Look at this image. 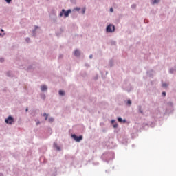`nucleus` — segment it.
Listing matches in <instances>:
<instances>
[{"label": "nucleus", "mask_w": 176, "mask_h": 176, "mask_svg": "<svg viewBox=\"0 0 176 176\" xmlns=\"http://www.w3.org/2000/svg\"><path fill=\"white\" fill-rule=\"evenodd\" d=\"M80 10V8H75L74 9V11H79Z\"/></svg>", "instance_id": "f3484780"}, {"label": "nucleus", "mask_w": 176, "mask_h": 176, "mask_svg": "<svg viewBox=\"0 0 176 176\" xmlns=\"http://www.w3.org/2000/svg\"><path fill=\"white\" fill-rule=\"evenodd\" d=\"M5 61V58H0V63H3Z\"/></svg>", "instance_id": "4468645a"}, {"label": "nucleus", "mask_w": 176, "mask_h": 176, "mask_svg": "<svg viewBox=\"0 0 176 176\" xmlns=\"http://www.w3.org/2000/svg\"><path fill=\"white\" fill-rule=\"evenodd\" d=\"M6 76H8V78H11V76H12V71H8L6 72Z\"/></svg>", "instance_id": "0eeeda50"}, {"label": "nucleus", "mask_w": 176, "mask_h": 176, "mask_svg": "<svg viewBox=\"0 0 176 176\" xmlns=\"http://www.w3.org/2000/svg\"><path fill=\"white\" fill-rule=\"evenodd\" d=\"M41 160H43V162H45V157H41Z\"/></svg>", "instance_id": "393cba45"}, {"label": "nucleus", "mask_w": 176, "mask_h": 176, "mask_svg": "<svg viewBox=\"0 0 176 176\" xmlns=\"http://www.w3.org/2000/svg\"><path fill=\"white\" fill-rule=\"evenodd\" d=\"M118 122H120V123H122V119L120 117H119L118 118Z\"/></svg>", "instance_id": "2eb2a0df"}, {"label": "nucleus", "mask_w": 176, "mask_h": 176, "mask_svg": "<svg viewBox=\"0 0 176 176\" xmlns=\"http://www.w3.org/2000/svg\"><path fill=\"white\" fill-rule=\"evenodd\" d=\"M1 32L5 33V30L3 29H1Z\"/></svg>", "instance_id": "a878e982"}, {"label": "nucleus", "mask_w": 176, "mask_h": 176, "mask_svg": "<svg viewBox=\"0 0 176 176\" xmlns=\"http://www.w3.org/2000/svg\"><path fill=\"white\" fill-rule=\"evenodd\" d=\"M113 127H114V129H116V127H118V124L116 123L115 124H113Z\"/></svg>", "instance_id": "4be33fe9"}, {"label": "nucleus", "mask_w": 176, "mask_h": 176, "mask_svg": "<svg viewBox=\"0 0 176 176\" xmlns=\"http://www.w3.org/2000/svg\"><path fill=\"white\" fill-rule=\"evenodd\" d=\"M106 30L109 33H112L115 31V26L113 25L110 24L107 27Z\"/></svg>", "instance_id": "7ed1b4c3"}, {"label": "nucleus", "mask_w": 176, "mask_h": 176, "mask_svg": "<svg viewBox=\"0 0 176 176\" xmlns=\"http://www.w3.org/2000/svg\"><path fill=\"white\" fill-rule=\"evenodd\" d=\"M111 123H112V124H113V123H115V120H111Z\"/></svg>", "instance_id": "c85d7f7f"}, {"label": "nucleus", "mask_w": 176, "mask_h": 176, "mask_svg": "<svg viewBox=\"0 0 176 176\" xmlns=\"http://www.w3.org/2000/svg\"><path fill=\"white\" fill-rule=\"evenodd\" d=\"M45 115V120H47L50 123H53V122H54V119L53 118H49V116L47 114Z\"/></svg>", "instance_id": "39448f33"}, {"label": "nucleus", "mask_w": 176, "mask_h": 176, "mask_svg": "<svg viewBox=\"0 0 176 176\" xmlns=\"http://www.w3.org/2000/svg\"><path fill=\"white\" fill-rule=\"evenodd\" d=\"M0 176H3V173H0Z\"/></svg>", "instance_id": "7c9ffc66"}, {"label": "nucleus", "mask_w": 176, "mask_h": 176, "mask_svg": "<svg viewBox=\"0 0 176 176\" xmlns=\"http://www.w3.org/2000/svg\"><path fill=\"white\" fill-rule=\"evenodd\" d=\"M59 94L61 95V96H64V94H65V92H64V91H63V90H60L59 91Z\"/></svg>", "instance_id": "9d476101"}, {"label": "nucleus", "mask_w": 176, "mask_h": 176, "mask_svg": "<svg viewBox=\"0 0 176 176\" xmlns=\"http://www.w3.org/2000/svg\"><path fill=\"white\" fill-rule=\"evenodd\" d=\"M38 124H41V122L38 121V122H36V125L38 126Z\"/></svg>", "instance_id": "bb28decb"}, {"label": "nucleus", "mask_w": 176, "mask_h": 176, "mask_svg": "<svg viewBox=\"0 0 176 176\" xmlns=\"http://www.w3.org/2000/svg\"><path fill=\"white\" fill-rule=\"evenodd\" d=\"M41 91H45V85L41 86Z\"/></svg>", "instance_id": "f8f14e48"}, {"label": "nucleus", "mask_w": 176, "mask_h": 176, "mask_svg": "<svg viewBox=\"0 0 176 176\" xmlns=\"http://www.w3.org/2000/svg\"><path fill=\"white\" fill-rule=\"evenodd\" d=\"M13 122H14V118L12 116H9L5 119V123H6V124H13Z\"/></svg>", "instance_id": "f257e3e1"}, {"label": "nucleus", "mask_w": 176, "mask_h": 176, "mask_svg": "<svg viewBox=\"0 0 176 176\" xmlns=\"http://www.w3.org/2000/svg\"><path fill=\"white\" fill-rule=\"evenodd\" d=\"M123 123H126V120H123Z\"/></svg>", "instance_id": "72a5a7b5"}, {"label": "nucleus", "mask_w": 176, "mask_h": 176, "mask_svg": "<svg viewBox=\"0 0 176 176\" xmlns=\"http://www.w3.org/2000/svg\"><path fill=\"white\" fill-rule=\"evenodd\" d=\"M58 151H60V147H56Z\"/></svg>", "instance_id": "473e14b6"}, {"label": "nucleus", "mask_w": 176, "mask_h": 176, "mask_svg": "<svg viewBox=\"0 0 176 176\" xmlns=\"http://www.w3.org/2000/svg\"><path fill=\"white\" fill-rule=\"evenodd\" d=\"M6 3H10L12 2V0H5Z\"/></svg>", "instance_id": "a211bd4d"}, {"label": "nucleus", "mask_w": 176, "mask_h": 176, "mask_svg": "<svg viewBox=\"0 0 176 176\" xmlns=\"http://www.w3.org/2000/svg\"><path fill=\"white\" fill-rule=\"evenodd\" d=\"M38 28H39L38 26H35V28L32 30L33 36H35V32L36 31V30H38Z\"/></svg>", "instance_id": "423d86ee"}, {"label": "nucleus", "mask_w": 176, "mask_h": 176, "mask_svg": "<svg viewBox=\"0 0 176 176\" xmlns=\"http://www.w3.org/2000/svg\"><path fill=\"white\" fill-rule=\"evenodd\" d=\"M25 42H27V43H31V38H30L29 37H27L25 38Z\"/></svg>", "instance_id": "1a4fd4ad"}, {"label": "nucleus", "mask_w": 176, "mask_h": 176, "mask_svg": "<svg viewBox=\"0 0 176 176\" xmlns=\"http://www.w3.org/2000/svg\"><path fill=\"white\" fill-rule=\"evenodd\" d=\"M162 86L164 87H166L168 86V85L166 83H163Z\"/></svg>", "instance_id": "412c9836"}, {"label": "nucleus", "mask_w": 176, "mask_h": 176, "mask_svg": "<svg viewBox=\"0 0 176 176\" xmlns=\"http://www.w3.org/2000/svg\"><path fill=\"white\" fill-rule=\"evenodd\" d=\"M127 104L130 105V104H131V101L130 100H129L127 101Z\"/></svg>", "instance_id": "5701e85b"}, {"label": "nucleus", "mask_w": 176, "mask_h": 176, "mask_svg": "<svg viewBox=\"0 0 176 176\" xmlns=\"http://www.w3.org/2000/svg\"><path fill=\"white\" fill-rule=\"evenodd\" d=\"M132 7H133V8H135V6H133Z\"/></svg>", "instance_id": "f704fd0d"}, {"label": "nucleus", "mask_w": 176, "mask_h": 176, "mask_svg": "<svg viewBox=\"0 0 176 176\" xmlns=\"http://www.w3.org/2000/svg\"><path fill=\"white\" fill-rule=\"evenodd\" d=\"M32 69V65H30L28 67V71H30V69Z\"/></svg>", "instance_id": "6ab92c4d"}, {"label": "nucleus", "mask_w": 176, "mask_h": 176, "mask_svg": "<svg viewBox=\"0 0 176 176\" xmlns=\"http://www.w3.org/2000/svg\"><path fill=\"white\" fill-rule=\"evenodd\" d=\"M25 111L28 112V108H26Z\"/></svg>", "instance_id": "2f4dec72"}, {"label": "nucleus", "mask_w": 176, "mask_h": 176, "mask_svg": "<svg viewBox=\"0 0 176 176\" xmlns=\"http://www.w3.org/2000/svg\"><path fill=\"white\" fill-rule=\"evenodd\" d=\"M5 35H6V33H0V36H1V38H3V36H5Z\"/></svg>", "instance_id": "9b49d317"}, {"label": "nucleus", "mask_w": 176, "mask_h": 176, "mask_svg": "<svg viewBox=\"0 0 176 176\" xmlns=\"http://www.w3.org/2000/svg\"><path fill=\"white\" fill-rule=\"evenodd\" d=\"M110 12H113V9L112 8L110 9Z\"/></svg>", "instance_id": "cd10ccee"}, {"label": "nucleus", "mask_w": 176, "mask_h": 176, "mask_svg": "<svg viewBox=\"0 0 176 176\" xmlns=\"http://www.w3.org/2000/svg\"><path fill=\"white\" fill-rule=\"evenodd\" d=\"M152 2L153 3V4L157 3L159 2V0H152Z\"/></svg>", "instance_id": "ddd939ff"}, {"label": "nucleus", "mask_w": 176, "mask_h": 176, "mask_svg": "<svg viewBox=\"0 0 176 176\" xmlns=\"http://www.w3.org/2000/svg\"><path fill=\"white\" fill-rule=\"evenodd\" d=\"M41 97L43 100H45V95L43 94H41Z\"/></svg>", "instance_id": "dca6fc26"}, {"label": "nucleus", "mask_w": 176, "mask_h": 176, "mask_svg": "<svg viewBox=\"0 0 176 176\" xmlns=\"http://www.w3.org/2000/svg\"><path fill=\"white\" fill-rule=\"evenodd\" d=\"M43 116H45V113H43Z\"/></svg>", "instance_id": "e433bc0d"}, {"label": "nucleus", "mask_w": 176, "mask_h": 176, "mask_svg": "<svg viewBox=\"0 0 176 176\" xmlns=\"http://www.w3.org/2000/svg\"><path fill=\"white\" fill-rule=\"evenodd\" d=\"M74 54H75V56H80V52L78 50H76L74 52Z\"/></svg>", "instance_id": "6e6552de"}, {"label": "nucleus", "mask_w": 176, "mask_h": 176, "mask_svg": "<svg viewBox=\"0 0 176 176\" xmlns=\"http://www.w3.org/2000/svg\"><path fill=\"white\" fill-rule=\"evenodd\" d=\"M85 10H86V8H84L82 9V13L83 14H85Z\"/></svg>", "instance_id": "aec40b11"}, {"label": "nucleus", "mask_w": 176, "mask_h": 176, "mask_svg": "<svg viewBox=\"0 0 176 176\" xmlns=\"http://www.w3.org/2000/svg\"><path fill=\"white\" fill-rule=\"evenodd\" d=\"M72 138H74V140H75V141H76V142H80V141H81V140H82V136L80 135L79 137L76 136L75 134L72 135Z\"/></svg>", "instance_id": "20e7f679"}, {"label": "nucleus", "mask_w": 176, "mask_h": 176, "mask_svg": "<svg viewBox=\"0 0 176 176\" xmlns=\"http://www.w3.org/2000/svg\"><path fill=\"white\" fill-rule=\"evenodd\" d=\"M162 95H163L164 96H166V92H163V93H162Z\"/></svg>", "instance_id": "c756f323"}, {"label": "nucleus", "mask_w": 176, "mask_h": 176, "mask_svg": "<svg viewBox=\"0 0 176 176\" xmlns=\"http://www.w3.org/2000/svg\"><path fill=\"white\" fill-rule=\"evenodd\" d=\"M173 72H174V69H170V73L172 74V73H173Z\"/></svg>", "instance_id": "b1692460"}, {"label": "nucleus", "mask_w": 176, "mask_h": 176, "mask_svg": "<svg viewBox=\"0 0 176 176\" xmlns=\"http://www.w3.org/2000/svg\"><path fill=\"white\" fill-rule=\"evenodd\" d=\"M71 10H68L67 12H65V10H62V12L60 13V16H63V15L65 16V17H68L69 14L71 13Z\"/></svg>", "instance_id": "f03ea898"}, {"label": "nucleus", "mask_w": 176, "mask_h": 176, "mask_svg": "<svg viewBox=\"0 0 176 176\" xmlns=\"http://www.w3.org/2000/svg\"><path fill=\"white\" fill-rule=\"evenodd\" d=\"M89 58H92V56L91 55V56H89Z\"/></svg>", "instance_id": "c9c22d12"}]
</instances>
